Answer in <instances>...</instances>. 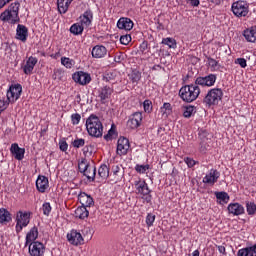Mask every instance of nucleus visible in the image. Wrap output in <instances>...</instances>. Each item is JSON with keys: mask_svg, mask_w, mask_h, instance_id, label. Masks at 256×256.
<instances>
[{"mask_svg": "<svg viewBox=\"0 0 256 256\" xmlns=\"http://www.w3.org/2000/svg\"><path fill=\"white\" fill-rule=\"evenodd\" d=\"M199 139H201V147H200V151L201 153H205V151H207V146L204 144L205 141L209 140V132H207V130H200L199 133Z\"/></svg>", "mask_w": 256, "mask_h": 256, "instance_id": "30", "label": "nucleus"}, {"mask_svg": "<svg viewBox=\"0 0 256 256\" xmlns=\"http://www.w3.org/2000/svg\"><path fill=\"white\" fill-rule=\"evenodd\" d=\"M59 148H60V150L65 152V151H67V149H69V144H67V141H60Z\"/></svg>", "mask_w": 256, "mask_h": 256, "instance_id": "57", "label": "nucleus"}, {"mask_svg": "<svg viewBox=\"0 0 256 256\" xmlns=\"http://www.w3.org/2000/svg\"><path fill=\"white\" fill-rule=\"evenodd\" d=\"M236 65H240L242 69H245L247 67V60L245 58H237L235 60Z\"/></svg>", "mask_w": 256, "mask_h": 256, "instance_id": "54", "label": "nucleus"}, {"mask_svg": "<svg viewBox=\"0 0 256 256\" xmlns=\"http://www.w3.org/2000/svg\"><path fill=\"white\" fill-rule=\"evenodd\" d=\"M184 162L186 163V165H187L189 168L195 167V165L197 164V162H196L194 159L190 158V157L184 158Z\"/></svg>", "mask_w": 256, "mask_h": 256, "instance_id": "55", "label": "nucleus"}, {"mask_svg": "<svg viewBox=\"0 0 256 256\" xmlns=\"http://www.w3.org/2000/svg\"><path fill=\"white\" fill-rule=\"evenodd\" d=\"M72 79L79 85H89L91 83V75L83 71L75 72L72 75Z\"/></svg>", "mask_w": 256, "mask_h": 256, "instance_id": "13", "label": "nucleus"}, {"mask_svg": "<svg viewBox=\"0 0 256 256\" xmlns=\"http://www.w3.org/2000/svg\"><path fill=\"white\" fill-rule=\"evenodd\" d=\"M38 237H39V229H37V226H34L26 234L25 246L27 247V245H31V243H35Z\"/></svg>", "mask_w": 256, "mask_h": 256, "instance_id": "26", "label": "nucleus"}, {"mask_svg": "<svg viewBox=\"0 0 256 256\" xmlns=\"http://www.w3.org/2000/svg\"><path fill=\"white\" fill-rule=\"evenodd\" d=\"M201 95V88L197 84L182 86L179 90V97L185 103H193Z\"/></svg>", "mask_w": 256, "mask_h": 256, "instance_id": "2", "label": "nucleus"}, {"mask_svg": "<svg viewBox=\"0 0 256 256\" xmlns=\"http://www.w3.org/2000/svg\"><path fill=\"white\" fill-rule=\"evenodd\" d=\"M217 249H218L219 253H221V255H227L225 246H223V245H218V246H217Z\"/></svg>", "mask_w": 256, "mask_h": 256, "instance_id": "58", "label": "nucleus"}, {"mask_svg": "<svg viewBox=\"0 0 256 256\" xmlns=\"http://www.w3.org/2000/svg\"><path fill=\"white\" fill-rule=\"evenodd\" d=\"M75 217L82 220L87 219V217H89V210H87L85 206H79L75 210Z\"/></svg>", "mask_w": 256, "mask_h": 256, "instance_id": "34", "label": "nucleus"}, {"mask_svg": "<svg viewBox=\"0 0 256 256\" xmlns=\"http://www.w3.org/2000/svg\"><path fill=\"white\" fill-rule=\"evenodd\" d=\"M163 45H167L169 49H177V40L171 37L164 38L162 40Z\"/></svg>", "mask_w": 256, "mask_h": 256, "instance_id": "39", "label": "nucleus"}, {"mask_svg": "<svg viewBox=\"0 0 256 256\" xmlns=\"http://www.w3.org/2000/svg\"><path fill=\"white\" fill-rule=\"evenodd\" d=\"M200 253H199V250H195L193 253H192V256H199Z\"/></svg>", "mask_w": 256, "mask_h": 256, "instance_id": "63", "label": "nucleus"}, {"mask_svg": "<svg viewBox=\"0 0 256 256\" xmlns=\"http://www.w3.org/2000/svg\"><path fill=\"white\" fill-rule=\"evenodd\" d=\"M117 78V72H108L104 75V81H115V79Z\"/></svg>", "mask_w": 256, "mask_h": 256, "instance_id": "48", "label": "nucleus"}, {"mask_svg": "<svg viewBox=\"0 0 256 256\" xmlns=\"http://www.w3.org/2000/svg\"><path fill=\"white\" fill-rule=\"evenodd\" d=\"M72 147H74V149H80V147H85V139H83V138H76L72 142Z\"/></svg>", "mask_w": 256, "mask_h": 256, "instance_id": "45", "label": "nucleus"}, {"mask_svg": "<svg viewBox=\"0 0 256 256\" xmlns=\"http://www.w3.org/2000/svg\"><path fill=\"white\" fill-rule=\"evenodd\" d=\"M228 209V213H230L231 215L234 216H239V215H243V213H245V208L243 207V205L235 202V203H230L227 207Z\"/></svg>", "mask_w": 256, "mask_h": 256, "instance_id": "24", "label": "nucleus"}, {"mask_svg": "<svg viewBox=\"0 0 256 256\" xmlns=\"http://www.w3.org/2000/svg\"><path fill=\"white\" fill-rule=\"evenodd\" d=\"M113 94V90L109 86H104L98 90V97L100 98V102L105 104L109 99H111V95Z\"/></svg>", "mask_w": 256, "mask_h": 256, "instance_id": "18", "label": "nucleus"}, {"mask_svg": "<svg viewBox=\"0 0 256 256\" xmlns=\"http://www.w3.org/2000/svg\"><path fill=\"white\" fill-rule=\"evenodd\" d=\"M36 189L39 193H45L49 189V178L39 175L36 180Z\"/></svg>", "mask_w": 256, "mask_h": 256, "instance_id": "17", "label": "nucleus"}, {"mask_svg": "<svg viewBox=\"0 0 256 256\" xmlns=\"http://www.w3.org/2000/svg\"><path fill=\"white\" fill-rule=\"evenodd\" d=\"M28 251L30 256H43L45 255V245L39 241L32 242L29 244Z\"/></svg>", "mask_w": 256, "mask_h": 256, "instance_id": "12", "label": "nucleus"}, {"mask_svg": "<svg viewBox=\"0 0 256 256\" xmlns=\"http://www.w3.org/2000/svg\"><path fill=\"white\" fill-rule=\"evenodd\" d=\"M149 169V165H139L137 164L135 166V170L137 171V173H146Z\"/></svg>", "mask_w": 256, "mask_h": 256, "instance_id": "52", "label": "nucleus"}, {"mask_svg": "<svg viewBox=\"0 0 256 256\" xmlns=\"http://www.w3.org/2000/svg\"><path fill=\"white\" fill-rule=\"evenodd\" d=\"M133 26V20L127 17H122L117 22L118 29H121L122 31H131V29H133Z\"/></svg>", "mask_w": 256, "mask_h": 256, "instance_id": "22", "label": "nucleus"}, {"mask_svg": "<svg viewBox=\"0 0 256 256\" xmlns=\"http://www.w3.org/2000/svg\"><path fill=\"white\" fill-rule=\"evenodd\" d=\"M120 43L122 45H129V43H131V35L127 34V35L121 36Z\"/></svg>", "mask_w": 256, "mask_h": 256, "instance_id": "53", "label": "nucleus"}, {"mask_svg": "<svg viewBox=\"0 0 256 256\" xmlns=\"http://www.w3.org/2000/svg\"><path fill=\"white\" fill-rule=\"evenodd\" d=\"M31 221V213L19 211L16 214V233H21L23 227H27Z\"/></svg>", "mask_w": 256, "mask_h": 256, "instance_id": "8", "label": "nucleus"}, {"mask_svg": "<svg viewBox=\"0 0 256 256\" xmlns=\"http://www.w3.org/2000/svg\"><path fill=\"white\" fill-rule=\"evenodd\" d=\"M130 81L132 83H137L138 81H141V72L134 70L132 73L129 75Z\"/></svg>", "mask_w": 256, "mask_h": 256, "instance_id": "43", "label": "nucleus"}, {"mask_svg": "<svg viewBox=\"0 0 256 256\" xmlns=\"http://www.w3.org/2000/svg\"><path fill=\"white\" fill-rule=\"evenodd\" d=\"M153 223H155V215L154 214H147L146 216V225L148 227H153Z\"/></svg>", "mask_w": 256, "mask_h": 256, "instance_id": "49", "label": "nucleus"}, {"mask_svg": "<svg viewBox=\"0 0 256 256\" xmlns=\"http://www.w3.org/2000/svg\"><path fill=\"white\" fill-rule=\"evenodd\" d=\"M78 201L81 203V207H93L95 205V201H93V197L91 195L81 192L78 196Z\"/></svg>", "mask_w": 256, "mask_h": 256, "instance_id": "23", "label": "nucleus"}, {"mask_svg": "<svg viewBox=\"0 0 256 256\" xmlns=\"http://www.w3.org/2000/svg\"><path fill=\"white\" fill-rule=\"evenodd\" d=\"M195 113H197V107L193 105H188L184 108L183 117L189 119L190 117H193Z\"/></svg>", "mask_w": 256, "mask_h": 256, "instance_id": "36", "label": "nucleus"}, {"mask_svg": "<svg viewBox=\"0 0 256 256\" xmlns=\"http://www.w3.org/2000/svg\"><path fill=\"white\" fill-rule=\"evenodd\" d=\"M153 71H157L158 69H161V65H155L152 67Z\"/></svg>", "mask_w": 256, "mask_h": 256, "instance_id": "62", "label": "nucleus"}, {"mask_svg": "<svg viewBox=\"0 0 256 256\" xmlns=\"http://www.w3.org/2000/svg\"><path fill=\"white\" fill-rule=\"evenodd\" d=\"M27 37H29V29H27V26L18 24L16 28V39L25 43V41H27Z\"/></svg>", "mask_w": 256, "mask_h": 256, "instance_id": "20", "label": "nucleus"}, {"mask_svg": "<svg viewBox=\"0 0 256 256\" xmlns=\"http://www.w3.org/2000/svg\"><path fill=\"white\" fill-rule=\"evenodd\" d=\"M246 211L248 215H255L256 213V204L254 202L246 203Z\"/></svg>", "mask_w": 256, "mask_h": 256, "instance_id": "44", "label": "nucleus"}, {"mask_svg": "<svg viewBox=\"0 0 256 256\" xmlns=\"http://www.w3.org/2000/svg\"><path fill=\"white\" fill-rule=\"evenodd\" d=\"M13 0H0V9H3L7 3H11Z\"/></svg>", "mask_w": 256, "mask_h": 256, "instance_id": "61", "label": "nucleus"}, {"mask_svg": "<svg viewBox=\"0 0 256 256\" xmlns=\"http://www.w3.org/2000/svg\"><path fill=\"white\" fill-rule=\"evenodd\" d=\"M73 1L74 0H57L58 12L61 15H65V13L69 11V7H71Z\"/></svg>", "mask_w": 256, "mask_h": 256, "instance_id": "29", "label": "nucleus"}, {"mask_svg": "<svg viewBox=\"0 0 256 256\" xmlns=\"http://www.w3.org/2000/svg\"><path fill=\"white\" fill-rule=\"evenodd\" d=\"M98 175L101 179H107V177H109V167H107L105 164H102L98 169Z\"/></svg>", "mask_w": 256, "mask_h": 256, "instance_id": "40", "label": "nucleus"}, {"mask_svg": "<svg viewBox=\"0 0 256 256\" xmlns=\"http://www.w3.org/2000/svg\"><path fill=\"white\" fill-rule=\"evenodd\" d=\"M217 81V75L209 74L207 76L198 77L195 80V84L199 87H213Z\"/></svg>", "mask_w": 256, "mask_h": 256, "instance_id": "11", "label": "nucleus"}, {"mask_svg": "<svg viewBox=\"0 0 256 256\" xmlns=\"http://www.w3.org/2000/svg\"><path fill=\"white\" fill-rule=\"evenodd\" d=\"M51 204L49 202H46L42 205V211H43V215H46V217H49V215L51 214Z\"/></svg>", "mask_w": 256, "mask_h": 256, "instance_id": "46", "label": "nucleus"}, {"mask_svg": "<svg viewBox=\"0 0 256 256\" xmlns=\"http://www.w3.org/2000/svg\"><path fill=\"white\" fill-rule=\"evenodd\" d=\"M115 135V130L111 128L106 135H104L105 141H111L113 139V136Z\"/></svg>", "mask_w": 256, "mask_h": 256, "instance_id": "56", "label": "nucleus"}, {"mask_svg": "<svg viewBox=\"0 0 256 256\" xmlns=\"http://www.w3.org/2000/svg\"><path fill=\"white\" fill-rule=\"evenodd\" d=\"M84 30H85V28L79 22L74 23L70 27V33H72V35H82Z\"/></svg>", "mask_w": 256, "mask_h": 256, "instance_id": "38", "label": "nucleus"}, {"mask_svg": "<svg viewBox=\"0 0 256 256\" xmlns=\"http://www.w3.org/2000/svg\"><path fill=\"white\" fill-rule=\"evenodd\" d=\"M143 121V113L135 112L132 117L128 120L127 125L130 129H137L141 127V123Z\"/></svg>", "mask_w": 256, "mask_h": 256, "instance_id": "16", "label": "nucleus"}, {"mask_svg": "<svg viewBox=\"0 0 256 256\" xmlns=\"http://www.w3.org/2000/svg\"><path fill=\"white\" fill-rule=\"evenodd\" d=\"M112 177H114V179L112 180L113 183H119V181H121V179L123 178V173H121V166H112Z\"/></svg>", "mask_w": 256, "mask_h": 256, "instance_id": "31", "label": "nucleus"}, {"mask_svg": "<svg viewBox=\"0 0 256 256\" xmlns=\"http://www.w3.org/2000/svg\"><path fill=\"white\" fill-rule=\"evenodd\" d=\"M219 177H221V173L216 169H211L209 173L205 175L202 181L206 185H213L217 183V181L219 180Z\"/></svg>", "mask_w": 256, "mask_h": 256, "instance_id": "15", "label": "nucleus"}, {"mask_svg": "<svg viewBox=\"0 0 256 256\" xmlns=\"http://www.w3.org/2000/svg\"><path fill=\"white\" fill-rule=\"evenodd\" d=\"M143 107H144L145 113H151V111H153V104L151 100H145L143 102Z\"/></svg>", "mask_w": 256, "mask_h": 256, "instance_id": "47", "label": "nucleus"}, {"mask_svg": "<svg viewBox=\"0 0 256 256\" xmlns=\"http://www.w3.org/2000/svg\"><path fill=\"white\" fill-rule=\"evenodd\" d=\"M135 189L138 195H142V199L145 203H151L153 196H151V190L145 180H138L134 182Z\"/></svg>", "mask_w": 256, "mask_h": 256, "instance_id": "5", "label": "nucleus"}, {"mask_svg": "<svg viewBox=\"0 0 256 256\" xmlns=\"http://www.w3.org/2000/svg\"><path fill=\"white\" fill-rule=\"evenodd\" d=\"M86 129L91 137H95L96 139L103 137V123L99 117L95 116L94 114H91L87 118Z\"/></svg>", "mask_w": 256, "mask_h": 256, "instance_id": "3", "label": "nucleus"}, {"mask_svg": "<svg viewBox=\"0 0 256 256\" xmlns=\"http://www.w3.org/2000/svg\"><path fill=\"white\" fill-rule=\"evenodd\" d=\"M20 7L21 3H19V1L11 3L5 12L0 14V21H3V23H9L10 25H16V23H19L21 21V18L19 17Z\"/></svg>", "mask_w": 256, "mask_h": 256, "instance_id": "1", "label": "nucleus"}, {"mask_svg": "<svg viewBox=\"0 0 256 256\" xmlns=\"http://www.w3.org/2000/svg\"><path fill=\"white\" fill-rule=\"evenodd\" d=\"M71 122H72V125H79V123L81 122V114L79 113L72 114Z\"/></svg>", "mask_w": 256, "mask_h": 256, "instance_id": "50", "label": "nucleus"}, {"mask_svg": "<svg viewBox=\"0 0 256 256\" xmlns=\"http://www.w3.org/2000/svg\"><path fill=\"white\" fill-rule=\"evenodd\" d=\"M238 256H256V244L251 247L240 249L238 251Z\"/></svg>", "mask_w": 256, "mask_h": 256, "instance_id": "32", "label": "nucleus"}, {"mask_svg": "<svg viewBox=\"0 0 256 256\" xmlns=\"http://www.w3.org/2000/svg\"><path fill=\"white\" fill-rule=\"evenodd\" d=\"M223 99V90L220 88L210 89L203 99V103L208 107L213 105H219V102Z\"/></svg>", "mask_w": 256, "mask_h": 256, "instance_id": "4", "label": "nucleus"}, {"mask_svg": "<svg viewBox=\"0 0 256 256\" xmlns=\"http://www.w3.org/2000/svg\"><path fill=\"white\" fill-rule=\"evenodd\" d=\"M10 152L17 161H23L25 157V148L19 147V144L13 143L10 147Z\"/></svg>", "mask_w": 256, "mask_h": 256, "instance_id": "19", "label": "nucleus"}, {"mask_svg": "<svg viewBox=\"0 0 256 256\" xmlns=\"http://www.w3.org/2000/svg\"><path fill=\"white\" fill-rule=\"evenodd\" d=\"M231 11L235 17H247V15H249V3L238 0L232 3Z\"/></svg>", "mask_w": 256, "mask_h": 256, "instance_id": "7", "label": "nucleus"}, {"mask_svg": "<svg viewBox=\"0 0 256 256\" xmlns=\"http://www.w3.org/2000/svg\"><path fill=\"white\" fill-rule=\"evenodd\" d=\"M61 63L64 67H66V69H71L75 65V61L67 57H62Z\"/></svg>", "mask_w": 256, "mask_h": 256, "instance_id": "42", "label": "nucleus"}, {"mask_svg": "<svg viewBox=\"0 0 256 256\" xmlns=\"http://www.w3.org/2000/svg\"><path fill=\"white\" fill-rule=\"evenodd\" d=\"M78 169L80 173H83L87 177L88 181H95V175H97V169L95 166L89 165L87 159H82L78 163Z\"/></svg>", "mask_w": 256, "mask_h": 256, "instance_id": "6", "label": "nucleus"}, {"mask_svg": "<svg viewBox=\"0 0 256 256\" xmlns=\"http://www.w3.org/2000/svg\"><path fill=\"white\" fill-rule=\"evenodd\" d=\"M160 113L163 117V119H167L171 113H173V107L171 106V103L165 102L163 106L160 108Z\"/></svg>", "mask_w": 256, "mask_h": 256, "instance_id": "33", "label": "nucleus"}, {"mask_svg": "<svg viewBox=\"0 0 256 256\" xmlns=\"http://www.w3.org/2000/svg\"><path fill=\"white\" fill-rule=\"evenodd\" d=\"M147 47H148V44H147L146 41H144V42H142L141 45H140V50H141L142 52L147 51Z\"/></svg>", "mask_w": 256, "mask_h": 256, "instance_id": "60", "label": "nucleus"}, {"mask_svg": "<svg viewBox=\"0 0 256 256\" xmlns=\"http://www.w3.org/2000/svg\"><path fill=\"white\" fill-rule=\"evenodd\" d=\"M37 58L30 56L27 61L26 64L23 66V72L25 73V75H31V73H33V69H35V65H37Z\"/></svg>", "mask_w": 256, "mask_h": 256, "instance_id": "25", "label": "nucleus"}, {"mask_svg": "<svg viewBox=\"0 0 256 256\" xmlns=\"http://www.w3.org/2000/svg\"><path fill=\"white\" fill-rule=\"evenodd\" d=\"M242 35L247 41V43H255L256 42V26H251L249 28H246L243 32Z\"/></svg>", "mask_w": 256, "mask_h": 256, "instance_id": "21", "label": "nucleus"}, {"mask_svg": "<svg viewBox=\"0 0 256 256\" xmlns=\"http://www.w3.org/2000/svg\"><path fill=\"white\" fill-rule=\"evenodd\" d=\"M212 3H215V5H219L221 3V0H210Z\"/></svg>", "mask_w": 256, "mask_h": 256, "instance_id": "64", "label": "nucleus"}, {"mask_svg": "<svg viewBox=\"0 0 256 256\" xmlns=\"http://www.w3.org/2000/svg\"><path fill=\"white\" fill-rule=\"evenodd\" d=\"M11 221V213L7 211V209L1 208L0 209V223H9Z\"/></svg>", "mask_w": 256, "mask_h": 256, "instance_id": "37", "label": "nucleus"}, {"mask_svg": "<svg viewBox=\"0 0 256 256\" xmlns=\"http://www.w3.org/2000/svg\"><path fill=\"white\" fill-rule=\"evenodd\" d=\"M186 1L187 3H190L192 7H199V3H200L199 0H186Z\"/></svg>", "mask_w": 256, "mask_h": 256, "instance_id": "59", "label": "nucleus"}, {"mask_svg": "<svg viewBox=\"0 0 256 256\" xmlns=\"http://www.w3.org/2000/svg\"><path fill=\"white\" fill-rule=\"evenodd\" d=\"M21 93H23L21 84H12L7 91L6 97L11 103H15L21 97Z\"/></svg>", "mask_w": 256, "mask_h": 256, "instance_id": "9", "label": "nucleus"}, {"mask_svg": "<svg viewBox=\"0 0 256 256\" xmlns=\"http://www.w3.org/2000/svg\"><path fill=\"white\" fill-rule=\"evenodd\" d=\"M129 149H131V144L129 143V139L125 137H120L117 141L116 153L120 157L123 155H127L129 153Z\"/></svg>", "mask_w": 256, "mask_h": 256, "instance_id": "10", "label": "nucleus"}, {"mask_svg": "<svg viewBox=\"0 0 256 256\" xmlns=\"http://www.w3.org/2000/svg\"><path fill=\"white\" fill-rule=\"evenodd\" d=\"M9 103H11L8 99H2L0 100V115L7 107H9Z\"/></svg>", "mask_w": 256, "mask_h": 256, "instance_id": "51", "label": "nucleus"}, {"mask_svg": "<svg viewBox=\"0 0 256 256\" xmlns=\"http://www.w3.org/2000/svg\"><path fill=\"white\" fill-rule=\"evenodd\" d=\"M107 55V48L103 45H97L92 49V57L94 59H103Z\"/></svg>", "mask_w": 256, "mask_h": 256, "instance_id": "28", "label": "nucleus"}, {"mask_svg": "<svg viewBox=\"0 0 256 256\" xmlns=\"http://www.w3.org/2000/svg\"><path fill=\"white\" fill-rule=\"evenodd\" d=\"M67 241L71 245H75L77 247L78 245H83L84 239L83 235H81V232H78L77 230H71L67 234Z\"/></svg>", "mask_w": 256, "mask_h": 256, "instance_id": "14", "label": "nucleus"}, {"mask_svg": "<svg viewBox=\"0 0 256 256\" xmlns=\"http://www.w3.org/2000/svg\"><path fill=\"white\" fill-rule=\"evenodd\" d=\"M215 195L219 205H227L229 203L230 197L227 192H216Z\"/></svg>", "mask_w": 256, "mask_h": 256, "instance_id": "35", "label": "nucleus"}, {"mask_svg": "<svg viewBox=\"0 0 256 256\" xmlns=\"http://www.w3.org/2000/svg\"><path fill=\"white\" fill-rule=\"evenodd\" d=\"M91 21H93V12H91V10H87L82 16H80V21L78 23H80V25L85 29L91 25Z\"/></svg>", "mask_w": 256, "mask_h": 256, "instance_id": "27", "label": "nucleus"}, {"mask_svg": "<svg viewBox=\"0 0 256 256\" xmlns=\"http://www.w3.org/2000/svg\"><path fill=\"white\" fill-rule=\"evenodd\" d=\"M207 61L211 71H219L221 69V64H219V61L211 57H209Z\"/></svg>", "mask_w": 256, "mask_h": 256, "instance_id": "41", "label": "nucleus"}]
</instances>
